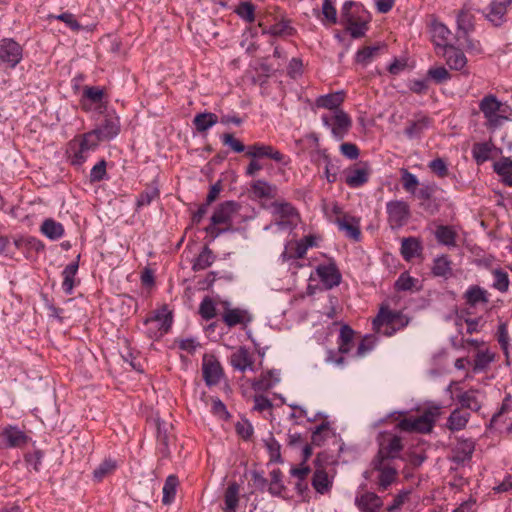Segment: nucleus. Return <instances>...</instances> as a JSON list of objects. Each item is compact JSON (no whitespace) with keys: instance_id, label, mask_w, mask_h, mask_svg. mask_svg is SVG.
<instances>
[{"instance_id":"1","label":"nucleus","mask_w":512,"mask_h":512,"mask_svg":"<svg viewBox=\"0 0 512 512\" xmlns=\"http://www.w3.org/2000/svg\"><path fill=\"white\" fill-rule=\"evenodd\" d=\"M370 20V13L361 3L346 1L343 4L340 23L346 27L352 38L358 39L363 37L368 30Z\"/></svg>"},{"instance_id":"2","label":"nucleus","mask_w":512,"mask_h":512,"mask_svg":"<svg viewBox=\"0 0 512 512\" xmlns=\"http://www.w3.org/2000/svg\"><path fill=\"white\" fill-rule=\"evenodd\" d=\"M410 319L400 311L381 306L377 316L373 319V330L384 336H393L409 324Z\"/></svg>"},{"instance_id":"3","label":"nucleus","mask_w":512,"mask_h":512,"mask_svg":"<svg viewBox=\"0 0 512 512\" xmlns=\"http://www.w3.org/2000/svg\"><path fill=\"white\" fill-rule=\"evenodd\" d=\"M258 26L261 28L262 35H270L272 37H288L296 34V29L292 26V21L284 16L266 15L259 21Z\"/></svg>"},{"instance_id":"4","label":"nucleus","mask_w":512,"mask_h":512,"mask_svg":"<svg viewBox=\"0 0 512 512\" xmlns=\"http://www.w3.org/2000/svg\"><path fill=\"white\" fill-rule=\"evenodd\" d=\"M321 120L324 126L331 129L336 140H343L352 127V119L344 110H337L332 115L323 114Z\"/></svg>"},{"instance_id":"5","label":"nucleus","mask_w":512,"mask_h":512,"mask_svg":"<svg viewBox=\"0 0 512 512\" xmlns=\"http://www.w3.org/2000/svg\"><path fill=\"white\" fill-rule=\"evenodd\" d=\"M435 424V413L431 410H426L418 417L403 418L400 420L396 428L404 432H417L429 433L432 431Z\"/></svg>"},{"instance_id":"6","label":"nucleus","mask_w":512,"mask_h":512,"mask_svg":"<svg viewBox=\"0 0 512 512\" xmlns=\"http://www.w3.org/2000/svg\"><path fill=\"white\" fill-rule=\"evenodd\" d=\"M94 133H85L77 143L75 140L70 143V159L74 166H81L88 158L90 152L96 150L98 142L93 138Z\"/></svg>"},{"instance_id":"7","label":"nucleus","mask_w":512,"mask_h":512,"mask_svg":"<svg viewBox=\"0 0 512 512\" xmlns=\"http://www.w3.org/2000/svg\"><path fill=\"white\" fill-rule=\"evenodd\" d=\"M271 207L273 209L275 225L279 229H291L296 226L299 214L291 203L275 201L272 203Z\"/></svg>"},{"instance_id":"8","label":"nucleus","mask_w":512,"mask_h":512,"mask_svg":"<svg viewBox=\"0 0 512 512\" xmlns=\"http://www.w3.org/2000/svg\"><path fill=\"white\" fill-rule=\"evenodd\" d=\"M147 333L151 338H159L168 333L172 325V313L166 307L158 310L156 314L145 320Z\"/></svg>"},{"instance_id":"9","label":"nucleus","mask_w":512,"mask_h":512,"mask_svg":"<svg viewBox=\"0 0 512 512\" xmlns=\"http://www.w3.org/2000/svg\"><path fill=\"white\" fill-rule=\"evenodd\" d=\"M388 223L392 229L403 227L411 216L410 206L404 200H392L386 204Z\"/></svg>"},{"instance_id":"10","label":"nucleus","mask_w":512,"mask_h":512,"mask_svg":"<svg viewBox=\"0 0 512 512\" xmlns=\"http://www.w3.org/2000/svg\"><path fill=\"white\" fill-rule=\"evenodd\" d=\"M23 58V49L19 43L10 38L0 41V65L15 68Z\"/></svg>"},{"instance_id":"11","label":"nucleus","mask_w":512,"mask_h":512,"mask_svg":"<svg viewBox=\"0 0 512 512\" xmlns=\"http://www.w3.org/2000/svg\"><path fill=\"white\" fill-rule=\"evenodd\" d=\"M391 462L377 458L372 459L371 466L374 471L379 473L377 484L380 491L387 490L397 479L398 471Z\"/></svg>"},{"instance_id":"12","label":"nucleus","mask_w":512,"mask_h":512,"mask_svg":"<svg viewBox=\"0 0 512 512\" xmlns=\"http://www.w3.org/2000/svg\"><path fill=\"white\" fill-rule=\"evenodd\" d=\"M29 440L24 431L17 426L8 425L0 432V449L22 448Z\"/></svg>"},{"instance_id":"13","label":"nucleus","mask_w":512,"mask_h":512,"mask_svg":"<svg viewBox=\"0 0 512 512\" xmlns=\"http://www.w3.org/2000/svg\"><path fill=\"white\" fill-rule=\"evenodd\" d=\"M246 156L253 159L268 158L277 163L287 164L286 156L272 145L256 142L247 146Z\"/></svg>"},{"instance_id":"14","label":"nucleus","mask_w":512,"mask_h":512,"mask_svg":"<svg viewBox=\"0 0 512 512\" xmlns=\"http://www.w3.org/2000/svg\"><path fill=\"white\" fill-rule=\"evenodd\" d=\"M345 183L350 188H359L369 181L371 169L368 162H359L345 170Z\"/></svg>"},{"instance_id":"15","label":"nucleus","mask_w":512,"mask_h":512,"mask_svg":"<svg viewBox=\"0 0 512 512\" xmlns=\"http://www.w3.org/2000/svg\"><path fill=\"white\" fill-rule=\"evenodd\" d=\"M89 133H94L93 138L98 143L104 140H111L120 133V119L117 115L107 114L100 126Z\"/></svg>"},{"instance_id":"16","label":"nucleus","mask_w":512,"mask_h":512,"mask_svg":"<svg viewBox=\"0 0 512 512\" xmlns=\"http://www.w3.org/2000/svg\"><path fill=\"white\" fill-rule=\"evenodd\" d=\"M202 374L207 386L211 387L219 384L221 377L223 376V369L220 362L213 356L209 358L204 357L202 363Z\"/></svg>"},{"instance_id":"17","label":"nucleus","mask_w":512,"mask_h":512,"mask_svg":"<svg viewBox=\"0 0 512 512\" xmlns=\"http://www.w3.org/2000/svg\"><path fill=\"white\" fill-rule=\"evenodd\" d=\"M354 503L360 512H380L383 506L382 498L370 491L358 492Z\"/></svg>"},{"instance_id":"18","label":"nucleus","mask_w":512,"mask_h":512,"mask_svg":"<svg viewBox=\"0 0 512 512\" xmlns=\"http://www.w3.org/2000/svg\"><path fill=\"white\" fill-rule=\"evenodd\" d=\"M316 272L322 284L328 289L338 286L341 282V273L334 262L318 265Z\"/></svg>"},{"instance_id":"19","label":"nucleus","mask_w":512,"mask_h":512,"mask_svg":"<svg viewBox=\"0 0 512 512\" xmlns=\"http://www.w3.org/2000/svg\"><path fill=\"white\" fill-rule=\"evenodd\" d=\"M333 222L339 231L345 233L346 237L358 242L361 239L360 219L352 215L335 218Z\"/></svg>"},{"instance_id":"20","label":"nucleus","mask_w":512,"mask_h":512,"mask_svg":"<svg viewBox=\"0 0 512 512\" xmlns=\"http://www.w3.org/2000/svg\"><path fill=\"white\" fill-rule=\"evenodd\" d=\"M231 366L240 372H245L247 369L254 371V359L249 350L241 346L234 351L229 358Z\"/></svg>"},{"instance_id":"21","label":"nucleus","mask_w":512,"mask_h":512,"mask_svg":"<svg viewBox=\"0 0 512 512\" xmlns=\"http://www.w3.org/2000/svg\"><path fill=\"white\" fill-rule=\"evenodd\" d=\"M403 450L402 439L393 435L386 444H382L374 458L392 461L399 457Z\"/></svg>"},{"instance_id":"22","label":"nucleus","mask_w":512,"mask_h":512,"mask_svg":"<svg viewBox=\"0 0 512 512\" xmlns=\"http://www.w3.org/2000/svg\"><path fill=\"white\" fill-rule=\"evenodd\" d=\"M239 204L235 201H225L214 211L211 221L213 224H231L233 215L238 211Z\"/></svg>"},{"instance_id":"23","label":"nucleus","mask_w":512,"mask_h":512,"mask_svg":"<svg viewBox=\"0 0 512 512\" xmlns=\"http://www.w3.org/2000/svg\"><path fill=\"white\" fill-rule=\"evenodd\" d=\"M512 0H494L489 5V12L486 18L495 27H500L505 22V15Z\"/></svg>"},{"instance_id":"24","label":"nucleus","mask_w":512,"mask_h":512,"mask_svg":"<svg viewBox=\"0 0 512 512\" xmlns=\"http://www.w3.org/2000/svg\"><path fill=\"white\" fill-rule=\"evenodd\" d=\"M80 254L77 255L76 259L69 263L62 271V289L66 295L73 293L76 284H79V280H76V275L79 269Z\"/></svg>"},{"instance_id":"25","label":"nucleus","mask_w":512,"mask_h":512,"mask_svg":"<svg viewBox=\"0 0 512 512\" xmlns=\"http://www.w3.org/2000/svg\"><path fill=\"white\" fill-rule=\"evenodd\" d=\"M484 392L478 389H469L457 396V400L462 408L478 412L482 407Z\"/></svg>"},{"instance_id":"26","label":"nucleus","mask_w":512,"mask_h":512,"mask_svg":"<svg viewBox=\"0 0 512 512\" xmlns=\"http://www.w3.org/2000/svg\"><path fill=\"white\" fill-rule=\"evenodd\" d=\"M475 450V442L472 439L459 438L453 449V461L455 463H464L471 460Z\"/></svg>"},{"instance_id":"27","label":"nucleus","mask_w":512,"mask_h":512,"mask_svg":"<svg viewBox=\"0 0 512 512\" xmlns=\"http://www.w3.org/2000/svg\"><path fill=\"white\" fill-rule=\"evenodd\" d=\"M457 28L461 35L467 36L475 30V16L469 4L465 3L457 14Z\"/></svg>"},{"instance_id":"28","label":"nucleus","mask_w":512,"mask_h":512,"mask_svg":"<svg viewBox=\"0 0 512 512\" xmlns=\"http://www.w3.org/2000/svg\"><path fill=\"white\" fill-rule=\"evenodd\" d=\"M345 100V94L343 91H338L334 93H329L326 95H321L316 99V106L318 108H324L333 111L336 113L337 110H342L340 106Z\"/></svg>"},{"instance_id":"29","label":"nucleus","mask_w":512,"mask_h":512,"mask_svg":"<svg viewBox=\"0 0 512 512\" xmlns=\"http://www.w3.org/2000/svg\"><path fill=\"white\" fill-rule=\"evenodd\" d=\"M463 298L465 299L466 304L470 307H475L480 303H489L488 291L479 285L469 286L466 292L464 293Z\"/></svg>"},{"instance_id":"30","label":"nucleus","mask_w":512,"mask_h":512,"mask_svg":"<svg viewBox=\"0 0 512 512\" xmlns=\"http://www.w3.org/2000/svg\"><path fill=\"white\" fill-rule=\"evenodd\" d=\"M355 331L348 325L343 324L337 338L338 353L347 354L354 347Z\"/></svg>"},{"instance_id":"31","label":"nucleus","mask_w":512,"mask_h":512,"mask_svg":"<svg viewBox=\"0 0 512 512\" xmlns=\"http://www.w3.org/2000/svg\"><path fill=\"white\" fill-rule=\"evenodd\" d=\"M216 254L209 248L208 245H204L200 253L195 257L192 262V270L194 272L202 271L210 266L216 261Z\"/></svg>"},{"instance_id":"32","label":"nucleus","mask_w":512,"mask_h":512,"mask_svg":"<svg viewBox=\"0 0 512 512\" xmlns=\"http://www.w3.org/2000/svg\"><path fill=\"white\" fill-rule=\"evenodd\" d=\"M471 414L469 412L463 411L460 408L454 409L449 415L446 427L450 431H460L464 429L469 422Z\"/></svg>"},{"instance_id":"33","label":"nucleus","mask_w":512,"mask_h":512,"mask_svg":"<svg viewBox=\"0 0 512 512\" xmlns=\"http://www.w3.org/2000/svg\"><path fill=\"white\" fill-rule=\"evenodd\" d=\"M240 486L237 482H230L224 492L225 507L223 512H236L239 504Z\"/></svg>"},{"instance_id":"34","label":"nucleus","mask_w":512,"mask_h":512,"mask_svg":"<svg viewBox=\"0 0 512 512\" xmlns=\"http://www.w3.org/2000/svg\"><path fill=\"white\" fill-rule=\"evenodd\" d=\"M422 244L418 238L408 237L403 238L401 243V255L406 261L419 256L422 252Z\"/></svg>"},{"instance_id":"35","label":"nucleus","mask_w":512,"mask_h":512,"mask_svg":"<svg viewBox=\"0 0 512 512\" xmlns=\"http://www.w3.org/2000/svg\"><path fill=\"white\" fill-rule=\"evenodd\" d=\"M445 57L447 65L453 70H462L467 64L465 54L453 46L445 48Z\"/></svg>"},{"instance_id":"36","label":"nucleus","mask_w":512,"mask_h":512,"mask_svg":"<svg viewBox=\"0 0 512 512\" xmlns=\"http://www.w3.org/2000/svg\"><path fill=\"white\" fill-rule=\"evenodd\" d=\"M223 322L228 327H234L238 324H244L245 322L250 321V317L248 316L247 311L241 310L239 308H228L226 307L225 312L222 315Z\"/></svg>"},{"instance_id":"37","label":"nucleus","mask_w":512,"mask_h":512,"mask_svg":"<svg viewBox=\"0 0 512 512\" xmlns=\"http://www.w3.org/2000/svg\"><path fill=\"white\" fill-rule=\"evenodd\" d=\"M493 170L501 178L504 185L512 187V159L509 157H502L499 161L493 164Z\"/></svg>"},{"instance_id":"38","label":"nucleus","mask_w":512,"mask_h":512,"mask_svg":"<svg viewBox=\"0 0 512 512\" xmlns=\"http://www.w3.org/2000/svg\"><path fill=\"white\" fill-rule=\"evenodd\" d=\"M279 382L278 375L274 370L262 373L261 376L252 382V388L257 392H265L273 388Z\"/></svg>"},{"instance_id":"39","label":"nucleus","mask_w":512,"mask_h":512,"mask_svg":"<svg viewBox=\"0 0 512 512\" xmlns=\"http://www.w3.org/2000/svg\"><path fill=\"white\" fill-rule=\"evenodd\" d=\"M312 486L316 492L325 494L332 488V480L324 468H317L312 477Z\"/></svg>"},{"instance_id":"40","label":"nucleus","mask_w":512,"mask_h":512,"mask_svg":"<svg viewBox=\"0 0 512 512\" xmlns=\"http://www.w3.org/2000/svg\"><path fill=\"white\" fill-rule=\"evenodd\" d=\"M40 231L50 240H58L64 235L63 225L52 218H48L43 221Z\"/></svg>"},{"instance_id":"41","label":"nucleus","mask_w":512,"mask_h":512,"mask_svg":"<svg viewBox=\"0 0 512 512\" xmlns=\"http://www.w3.org/2000/svg\"><path fill=\"white\" fill-rule=\"evenodd\" d=\"M386 45L378 44L374 46H364L359 49L355 56V61L363 66L369 64L375 57H377L381 50H384Z\"/></svg>"},{"instance_id":"42","label":"nucleus","mask_w":512,"mask_h":512,"mask_svg":"<svg viewBox=\"0 0 512 512\" xmlns=\"http://www.w3.org/2000/svg\"><path fill=\"white\" fill-rule=\"evenodd\" d=\"M502 103L493 94L484 96L479 102V109L484 118H490L501 110Z\"/></svg>"},{"instance_id":"43","label":"nucleus","mask_w":512,"mask_h":512,"mask_svg":"<svg viewBox=\"0 0 512 512\" xmlns=\"http://www.w3.org/2000/svg\"><path fill=\"white\" fill-rule=\"evenodd\" d=\"M218 122V116L212 112H203L195 115L193 125L197 132L204 133Z\"/></svg>"},{"instance_id":"44","label":"nucleus","mask_w":512,"mask_h":512,"mask_svg":"<svg viewBox=\"0 0 512 512\" xmlns=\"http://www.w3.org/2000/svg\"><path fill=\"white\" fill-rule=\"evenodd\" d=\"M431 34L433 42L437 46H444L445 48L448 47L447 42L451 32L446 25L438 21H433L431 23Z\"/></svg>"},{"instance_id":"45","label":"nucleus","mask_w":512,"mask_h":512,"mask_svg":"<svg viewBox=\"0 0 512 512\" xmlns=\"http://www.w3.org/2000/svg\"><path fill=\"white\" fill-rule=\"evenodd\" d=\"M435 237L438 243L448 246L454 247L456 246V238L457 233L453 229V227L448 225H439L435 231Z\"/></svg>"},{"instance_id":"46","label":"nucleus","mask_w":512,"mask_h":512,"mask_svg":"<svg viewBox=\"0 0 512 512\" xmlns=\"http://www.w3.org/2000/svg\"><path fill=\"white\" fill-rule=\"evenodd\" d=\"M430 122L431 120L429 117L421 116L417 120L410 121L406 126L404 133L410 139L418 138L421 136L423 131L429 127Z\"/></svg>"},{"instance_id":"47","label":"nucleus","mask_w":512,"mask_h":512,"mask_svg":"<svg viewBox=\"0 0 512 512\" xmlns=\"http://www.w3.org/2000/svg\"><path fill=\"white\" fill-rule=\"evenodd\" d=\"M252 192L258 198H274L276 196V186L268 183L265 180H256L251 185Z\"/></svg>"},{"instance_id":"48","label":"nucleus","mask_w":512,"mask_h":512,"mask_svg":"<svg viewBox=\"0 0 512 512\" xmlns=\"http://www.w3.org/2000/svg\"><path fill=\"white\" fill-rule=\"evenodd\" d=\"M159 195L160 191L156 182L147 185L145 190L137 198V209L150 205L153 200L159 198Z\"/></svg>"},{"instance_id":"49","label":"nucleus","mask_w":512,"mask_h":512,"mask_svg":"<svg viewBox=\"0 0 512 512\" xmlns=\"http://www.w3.org/2000/svg\"><path fill=\"white\" fill-rule=\"evenodd\" d=\"M117 466L116 460L112 458L104 459L93 471L94 480L101 482L105 477L112 474L117 469Z\"/></svg>"},{"instance_id":"50","label":"nucleus","mask_w":512,"mask_h":512,"mask_svg":"<svg viewBox=\"0 0 512 512\" xmlns=\"http://www.w3.org/2000/svg\"><path fill=\"white\" fill-rule=\"evenodd\" d=\"M178 484L179 481L175 475H169L166 478L163 486V504L168 505L174 501Z\"/></svg>"},{"instance_id":"51","label":"nucleus","mask_w":512,"mask_h":512,"mask_svg":"<svg viewBox=\"0 0 512 512\" xmlns=\"http://www.w3.org/2000/svg\"><path fill=\"white\" fill-rule=\"evenodd\" d=\"M492 146L488 142L475 143L472 148V156L478 165H481L490 159Z\"/></svg>"},{"instance_id":"52","label":"nucleus","mask_w":512,"mask_h":512,"mask_svg":"<svg viewBox=\"0 0 512 512\" xmlns=\"http://www.w3.org/2000/svg\"><path fill=\"white\" fill-rule=\"evenodd\" d=\"M14 244L18 249L25 248L36 253H39L45 249L43 242L32 236L16 239Z\"/></svg>"},{"instance_id":"53","label":"nucleus","mask_w":512,"mask_h":512,"mask_svg":"<svg viewBox=\"0 0 512 512\" xmlns=\"http://www.w3.org/2000/svg\"><path fill=\"white\" fill-rule=\"evenodd\" d=\"M234 13L247 23L255 21V5L249 1L241 2L234 9Z\"/></svg>"},{"instance_id":"54","label":"nucleus","mask_w":512,"mask_h":512,"mask_svg":"<svg viewBox=\"0 0 512 512\" xmlns=\"http://www.w3.org/2000/svg\"><path fill=\"white\" fill-rule=\"evenodd\" d=\"M432 273L438 277H447L451 274V261L446 255L434 259Z\"/></svg>"},{"instance_id":"55","label":"nucleus","mask_w":512,"mask_h":512,"mask_svg":"<svg viewBox=\"0 0 512 512\" xmlns=\"http://www.w3.org/2000/svg\"><path fill=\"white\" fill-rule=\"evenodd\" d=\"M377 342H378V338L376 335H374V334L365 335L357 347L355 356L356 357L366 356L369 352H371L375 348Z\"/></svg>"},{"instance_id":"56","label":"nucleus","mask_w":512,"mask_h":512,"mask_svg":"<svg viewBox=\"0 0 512 512\" xmlns=\"http://www.w3.org/2000/svg\"><path fill=\"white\" fill-rule=\"evenodd\" d=\"M330 431V424L328 421L322 422L318 425L313 431L311 435V444L314 446H321L327 439L328 433Z\"/></svg>"},{"instance_id":"57","label":"nucleus","mask_w":512,"mask_h":512,"mask_svg":"<svg viewBox=\"0 0 512 512\" xmlns=\"http://www.w3.org/2000/svg\"><path fill=\"white\" fill-rule=\"evenodd\" d=\"M284 485L282 483V472L280 469H274L270 472V483L268 487V491L274 495L278 496L284 490Z\"/></svg>"},{"instance_id":"58","label":"nucleus","mask_w":512,"mask_h":512,"mask_svg":"<svg viewBox=\"0 0 512 512\" xmlns=\"http://www.w3.org/2000/svg\"><path fill=\"white\" fill-rule=\"evenodd\" d=\"M401 183L403 186V189L408 192L415 194L416 188L419 185L418 178L411 172H409L407 169L401 170Z\"/></svg>"},{"instance_id":"59","label":"nucleus","mask_w":512,"mask_h":512,"mask_svg":"<svg viewBox=\"0 0 512 512\" xmlns=\"http://www.w3.org/2000/svg\"><path fill=\"white\" fill-rule=\"evenodd\" d=\"M199 314L206 321H209L216 316L215 303L210 297L206 296L201 301L199 306Z\"/></svg>"},{"instance_id":"60","label":"nucleus","mask_w":512,"mask_h":512,"mask_svg":"<svg viewBox=\"0 0 512 512\" xmlns=\"http://www.w3.org/2000/svg\"><path fill=\"white\" fill-rule=\"evenodd\" d=\"M493 276V287L502 293L507 292L510 283L508 273L501 269H495L493 271Z\"/></svg>"},{"instance_id":"61","label":"nucleus","mask_w":512,"mask_h":512,"mask_svg":"<svg viewBox=\"0 0 512 512\" xmlns=\"http://www.w3.org/2000/svg\"><path fill=\"white\" fill-rule=\"evenodd\" d=\"M511 410H512V395L508 393L505 395L499 410L496 413H494V415L490 419L488 428H493L496 425L498 418L500 416H502L503 414L510 412Z\"/></svg>"},{"instance_id":"62","label":"nucleus","mask_w":512,"mask_h":512,"mask_svg":"<svg viewBox=\"0 0 512 512\" xmlns=\"http://www.w3.org/2000/svg\"><path fill=\"white\" fill-rule=\"evenodd\" d=\"M417 282V279L411 277L407 272H404L401 273L396 280L395 289L397 291H411Z\"/></svg>"},{"instance_id":"63","label":"nucleus","mask_w":512,"mask_h":512,"mask_svg":"<svg viewBox=\"0 0 512 512\" xmlns=\"http://www.w3.org/2000/svg\"><path fill=\"white\" fill-rule=\"evenodd\" d=\"M429 169L439 178H445L449 175L447 163L442 158H436L429 162Z\"/></svg>"},{"instance_id":"64","label":"nucleus","mask_w":512,"mask_h":512,"mask_svg":"<svg viewBox=\"0 0 512 512\" xmlns=\"http://www.w3.org/2000/svg\"><path fill=\"white\" fill-rule=\"evenodd\" d=\"M221 139L223 144L229 146L234 152L246 153L247 147L239 139L235 138L233 134L225 133Z\"/></svg>"}]
</instances>
